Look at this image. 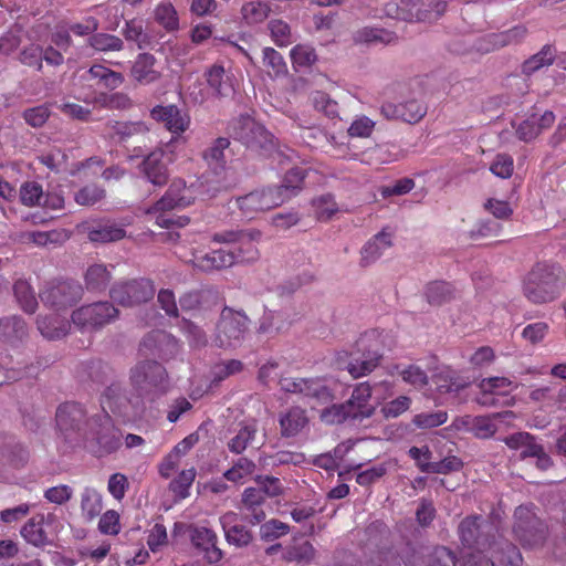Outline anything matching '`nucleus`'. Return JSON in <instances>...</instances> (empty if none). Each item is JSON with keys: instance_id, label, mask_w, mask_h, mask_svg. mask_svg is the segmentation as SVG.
I'll use <instances>...</instances> for the list:
<instances>
[{"instance_id": "f257e3e1", "label": "nucleus", "mask_w": 566, "mask_h": 566, "mask_svg": "<svg viewBox=\"0 0 566 566\" xmlns=\"http://www.w3.org/2000/svg\"><path fill=\"white\" fill-rule=\"evenodd\" d=\"M196 195L191 187H188L181 178L171 180L164 196L153 206L146 209V214L153 216L155 224L160 228H182L189 223L188 217H175L169 214L174 209L187 208L195 202Z\"/></svg>"}, {"instance_id": "f03ea898", "label": "nucleus", "mask_w": 566, "mask_h": 566, "mask_svg": "<svg viewBox=\"0 0 566 566\" xmlns=\"http://www.w3.org/2000/svg\"><path fill=\"white\" fill-rule=\"evenodd\" d=\"M525 297L534 304L549 303L562 293L560 268L548 263H537L523 282Z\"/></svg>"}, {"instance_id": "7ed1b4c3", "label": "nucleus", "mask_w": 566, "mask_h": 566, "mask_svg": "<svg viewBox=\"0 0 566 566\" xmlns=\"http://www.w3.org/2000/svg\"><path fill=\"white\" fill-rule=\"evenodd\" d=\"M86 427L87 434L81 446L94 457L104 458L122 448V431L115 427L109 415L90 417Z\"/></svg>"}, {"instance_id": "20e7f679", "label": "nucleus", "mask_w": 566, "mask_h": 566, "mask_svg": "<svg viewBox=\"0 0 566 566\" xmlns=\"http://www.w3.org/2000/svg\"><path fill=\"white\" fill-rule=\"evenodd\" d=\"M384 343L376 329L363 333L355 342L348 355L347 371L353 378H360L373 373L382 359Z\"/></svg>"}, {"instance_id": "39448f33", "label": "nucleus", "mask_w": 566, "mask_h": 566, "mask_svg": "<svg viewBox=\"0 0 566 566\" xmlns=\"http://www.w3.org/2000/svg\"><path fill=\"white\" fill-rule=\"evenodd\" d=\"M129 389L145 406L147 399L167 390V371L156 360L137 363L129 371Z\"/></svg>"}, {"instance_id": "423d86ee", "label": "nucleus", "mask_w": 566, "mask_h": 566, "mask_svg": "<svg viewBox=\"0 0 566 566\" xmlns=\"http://www.w3.org/2000/svg\"><path fill=\"white\" fill-rule=\"evenodd\" d=\"M103 415L113 413L124 421H130L144 412L145 406L132 390L123 389L118 382L111 384L101 396Z\"/></svg>"}, {"instance_id": "0eeeda50", "label": "nucleus", "mask_w": 566, "mask_h": 566, "mask_svg": "<svg viewBox=\"0 0 566 566\" xmlns=\"http://www.w3.org/2000/svg\"><path fill=\"white\" fill-rule=\"evenodd\" d=\"M90 420L85 409L77 402L62 403L55 415L56 427L65 442L81 446L87 434L86 422Z\"/></svg>"}, {"instance_id": "6e6552de", "label": "nucleus", "mask_w": 566, "mask_h": 566, "mask_svg": "<svg viewBox=\"0 0 566 566\" xmlns=\"http://www.w3.org/2000/svg\"><path fill=\"white\" fill-rule=\"evenodd\" d=\"M119 311L111 302L98 301L73 311V324L82 332L102 329L118 318Z\"/></svg>"}, {"instance_id": "1a4fd4ad", "label": "nucleus", "mask_w": 566, "mask_h": 566, "mask_svg": "<svg viewBox=\"0 0 566 566\" xmlns=\"http://www.w3.org/2000/svg\"><path fill=\"white\" fill-rule=\"evenodd\" d=\"M83 296V286L75 280L49 282L39 293L42 303L59 312L75 305Z\"/></svg>"}, {"instance_id": "9d476101", "label": "nucleus", "mask_w": 566, "mask_h": 566, "mask_svg": "<svg viewBox=\"0 0 566 566\" xmlns=\"http://www.w3.org/2000/svg\"><path fill=\"white\" fill-rule=\"evenodd\" d=\"M513 532L523 547H536L546 538V525L528 509L518 506L514 512Z\"/></svg>"}, {"instance_id": "9b49d317", "label": "nucleus", "mask_w": 566, "mask_h": 566, "mask_svg": "<svg viewBox=\"0 0 566 566\" xmlns=\"http://www.w3.org/2000/svg\"><path fill=\"white\" fill-rule=\"evenodd\" d=\"M154 282L148 279L119 281L109 290L111 298L122 306H135L147 303L155 296Z\"/></svg>"}, {"instance_id": "f8f14e48", "label": "nucleus", "mask_w": 566, "mask_h": 566, "mask_svg": "<svg viewBox=\"0 0 566 566\" xmlns=\"http://www.w3.org/2000/svg\"><path fill=\"white\" fill-rule=\"evenodd\" d=\"M483 518L480 515H470L464 517L459 526L458 534L463 546L476 552H489L495 539L494 534L483 527Z\"/></svg>"}, {"instance_id": "ddd939ff", "label": "nucleus", "mask_w": 566, "mask_h": 566, "mask_svg": "<svg viewBox=\"0 0 566 566\" xmlns=\"http://www.w3.org/2000/svg\"><path fill=\"white\" fill-rule=\"evenodd\" d=\"M247 316L243 312H235L224 307L217 325L214 343L218 347L229 348L241 344L243 339Z\"/></svg>"}, {"instance_id": "4468645a", "label": "nucleus", "mask_w": 566, "mask_h": 566, "mask_svg": "<svg viewBox=\"0 0 566 566\" xmlns=\"http://www.w3.org/2000/svg\"><path fill=\"white\" fill-rule=\"evenodd\" d=\"M179 349V340L164 331H151L148 333L143 338L139 347L144 355H154L164 360L175 357Z\"/></svg>"}, {"instance_id": "2eb2a0df", "label": "nucleus", "mask_w": 566, "mask_h": 566, "mask_svg": "<svg viewBox=\"0 0 566 566\" xmlns=\"http://www.w3.org/2000/svg\"><path fill=\"white\" fill-rule=\"evenodd\" d=\"M380 111L387 119L416 124L427 114V106L420 101L412 98L398 104L390 102L384 103Z\"/></svg>"}, {"instance_id": "dca6fc26", "label": "nucleus", "mask_w": 566, "mask_h": 566, "mask_svg": "<svg viewBox=\"0 0 566 566\" xmlns=\"http://www.w3.org/2000/svg\"><path fill=\"white\" fill-rule=\"evenodd\" d=\"M242 250L234 247H226L212 250L205 255L195 259V266L205 272L222 270L235 264L242 258Z\"/></svg>"}, {"instance_id": "f3484780", "label": "nucleus", "mask_w": 566, "mask_h": 566, "mask_svg": "<svg viewBox=\"0 0 566 566\" xmlns=\"http://www.w3.org/2000/svg\"><path fill=\"white\" fill-rule=\"evenodd\" d=\"M150 117L163 123L167 130L175 136H180L190 125V117L176 105H157L150 111Z\"/></svg>"}, {"instance_id": "a211bd4d", "label": "nucleus", "mask_w": 566, "mask_h": 566, "mask_svg": "<svg viewBox=\"0 0 566 566\" xmlns=\"http://www.w3.org/2000/svg\"><path fill=\"white\" fill-rule=\"evenodd\" d=\"M555 119V114L552 111H545L543 114L532 113L518 124L515 129L516 136L525 143L532 142L544 130L551 128Z\"/></svg>"}, {"instance_id": "6ab92c4d", "label": "nucleus", "mask_w": 566, "mask_h": 566, "mask_svg": "<svg viewBox=\"0 0 566 566\" xmlns=\"http://www.w3.org/2000/svg\"><path fill=\"white\" fill-rule=\"evenodd\" d=\"M165 153L163 149H155L149 153L140 164V171L146 179L157 187L165 186L169 180V170L164 161Z\"/></svg>"}, {"instance_id": "aec40b11", "label": "nucleus", "mask_w": 566, "mask_h": 566, "mask_svg": "<svg viewBox=\"0 0 566 566\" xmlns=\"http://www.w3.org/2000/svg\"><path fill=\"white\" fill-rule=\"evenodd\" d=\"M274 136L258 123H250V156L270 158L277 155Z\"/></svg>"}, {"instance_id": "412c9836", "label": "nucleus", "mask_w": 566, "mask_h": 566, "mask_svg": "<svg viewBox=\"0 0 566 566\" xmlns=\"http://www.w3.org/2000/svg\"><path fill=\"white\" fill-rule=\"evenodd\" d=\"M515 415L513 411H503L496 412L492 417L486 416H465L460 419L462 426L467 428L472 434H474L479 439H489L494 436L497 428L493 422V418H514Z\"/></svg>"}, {"instance_id": "4be33fe9", "label": "nucleus", "mask_w": 566, "mask_h": 566, "mask_svg": "<svg viewBox=\"0 0 566 566\" xmlns=\"http://www.w3.org/2000/svg\"><path fill=\"white\" fill-rule=\"evenodd\" d=\"M157 60L150 53H139L130 69V76L142 85H148L160 78L161 73L156 69Z\"/></svg>"}, {"instance_id": "5701e85b", "label": "nucleus", "mask_w": 566, "mask_h": 566, "mask_svg": "<svg viewBox=\"0 0 566 566\" xmlns=\"http://www.w3.org/2000/svg\"><path fill=\"white\" fill-rule=\"evenodd\" d=\"M392 234L382 229L369 239L360 250V265L366 268L375 263L392 245Z\"/></svg>"}, {"instance_id": "b1692460", "label": "nucleus", "mask_w": 566, "mask_h": 566, "mask_svg": "<svg viewBox=\"0 0 566 566\" xmlns=\"http://www.w3.org/2000/svg\"><path fill=\"white\" fill-rule=\"evenodd\" d=\"M373 387L364 381L355 386L350 398L346 401L355 413V420H363L374 415L375 408L370 405Z\"/></svg>"}, {"instance_id": "393cba45", "label": "nucleus", "mask_w": 566, "mask_h": 566, "mask_svg": "<svg viewBox=\"0 0 566 566\" xmlns=\"http://www.w3.org/2000/svg\"><path fill=\"white\" fill-rule=\"evenodd\" d=\"M108 137L117 143H126L134 136L146 135L149 127L142 120H109L105 125Z\"/></svg>"}, {"instance_id": "a878e982", "label": "nucleus", "mask_w": 566, "mask_h": 566, "mask_svg": "<svg viewBox=\"0 0 566 566\" xmlns=\"http://www.w3.org/2000/svg\"><path fill=\"white\" fill-rule=\"evenodd\" d=\"M492 566H522L523 557L518 548L505 539H494L492 543Z\"/></svg>"}, {"instance_id": "bb28decb", "label": "nucleus", "mask_w": 566, "mask_h": 566, "mask_svg": "<svg viewBox=\"0 0 566 566\" xmlns=\"http://www.w3.org/2000/svg\"><path fill=\"white\" fill-rule=\"evenodd\" d=\"M286 200L277 187H268L261 190L250 191V209L265 211L281 206Z\"/></svg>"}, {"instance_id": "cd10ccee", "label": "nucleus", "mask_w": 566, "mask_h": 566, "mask_svg": "<svg viewBox=\"0 0 566 566\" xmlns=\"http://www.w3.org/2000/svg\"><path fill=\"white\" fill-rule=\"evenodd\" d=\"M123 35L127 41L136 43L139 50L153 49L157 44L156 38L145 30L142 19L126 21Z\"/></svg>"}, {"instance_id": "c85d7f7f", "label": "nucleus", "mask_w": 566, "mask_h": 566, "mask_svg": "<svg viewBox=\"0 0 566 566\" xmlns=\"http://www.w3.org/2000/svg\"><path fill=\"white\" fill-rule=\"evenodd\" d=\"M433 382L440 394H457L470 385L468 378L451 368H443L437 373Z\"/></svg>"}, {"instance_id": "c756f323", "label": "nucleus", "mask_w": 566, "mask_h": 566, "mask_svg": "<svg viewBox=\"0 0 566 566\" xmlns=\"http://www.w3.org/2000/svg\"><path fill=\"white\" fill-rule=\"evenodd\" d=\"M308 423V418L304 409L292 407L280 417L281 434L285 438L295 437Z\"/></svg>"}, {"instance_id": "7c9ffc66", "label": "nucleus", "mask_w": 566, "mask_h": 566, "mask_svg": "<svg viewBox=\"0 0 566 566\" xmlns=\"http://www.w3.org/2000/svg\"><path fill=\"white\" fill-rule=\"evenodd\" d=\"M192 543L206 553L209 563H217L222 558V552L217 547V535L207 527H198L192 534Z\"/></svg>"}, {"instance_id": "2f4dec72", "label": "nucleus", "mask_w": 566, "mask_h": 566, "mask_svg": "<svg viewBox=\"0 0 566 566\" xmlns=\"http://www.w3.org/2000/svg\"><path fill=\"white\" fill-rule=\"evenodd\" d=\"M258 488L250 486V515H253L259 523L260 516L256 514L255 504H259L261 497L256 495L258 491H263L268 496H275L281 492V481L273 476H261L254 478Z\"/></svg>"}, {"instance_id": "473e14b6", "label": "nucleus", "mask_w": 566, "mask_h": 566, "mask_svg": "<svg viewBox=\"0 0 566 566\" xmlns=\"http://www.w3.org/2000/svg\"><path fill=\"white\" fill-rule=\"evenodd\" d=\"M112 280V273L103 263L90 265L84 273V283L88 292H104Z\"/></svg>"}, {"instance_id": "72a5a7b5", "label": "nucleus", "mask_w": 566, "mask_h": 566, "mask_svg": "<svg viewBox=\"0 0 566 566\" xmlns=\"http://www.w3.org/2000/svg\"><path fill=\"white\" fill-rule=\"evenodd\" d=\"M38 329L48 339H57L65 336L70 328V322L59 314L39 316Z\"/></svg>"}, {"instance_id": "f704fd0d", "label": "nucleus", "mask_w": 566, "mask_h": 566, "mask_svg": "<svg viewBox=\"0 0 566 566\" xmlns=\"http://www.w3.org/2000/svg\"><path fill=\"white\" fill-rule=\"evenodd\" d=\"M227 541L237 546L248 545V530L244 524L239 523L237 513L228 512L220 518Z\"/></svg>"}, {"instance_id": "c9c22d12", "label": "nucleus", "mask_w": 566, "mask_h": 566, "mask_svg": "<svg viewBox=\"0 0 566 566\" xmlns=\"http://www.w3.org/2000/svg\"><path fill=\"white\" fill-rule=\"evenodd\" d=\"M27 335L28 328L23 318L13 315L0 319V336L6 343L14 345L22 342Z\"/></svg>"}, {"instance_id": "e433bc0d", "label": "nucleus", "mask_w": 566, "mask_h": 566, "mask_svg": "<svg viewBox=\"0 0 566 566\" xmlns=\"http://www.w3.org/2000/svg\"><path fill=\"white\" fill-rule=\"evenodd\" d=\"M207 83L213 93L220 97H227L234 93V86L231 78L226 75L221 65H212L206 72Z\"/></svg>"}, {"instance_id": "4c0bfd02", "label": "nucleus", "mask_w": 566, "mask_h": 566, "mask_svg": "<svg viewBox=\"0 0 566 566\" xmlns=\"http://www.w3.org/2000/svg\"><path fill=\"white\" fill-rule=\"evenodd\" d=\"M230 146V140L226 137L217 138L207 149L202 153V159L216 174L224 170L226 156L224 151Z\"/></svg>"}, {"instance_id": "58836bf2", "label": "nucleus", "mask_w": 566, "mask_h": 566, "mask_svg": "<svg viewBox=\"0 0 566 566\" xmlns=\"http://www.w3.org/2000/svg\"><path fill=\"white\" fill-rule=\"evenodd\" d=\"M125 235V229L111 221L101 222L88 230V239L92 242L108 243L122 240Z\"/></svg>"}, {"instance_id": "ea45409f", "label": "nucleus", "mask_w": 566, "mask_h": 566, "mask_svg": "<svg viewBox=\"0 0 566 566\" xmlns=\"http://www.w3.org/2000/svg\"><path fill=\"white\" fill-rule=\"evenodd\" d=\"M556 57V49L545 44L539 52L535 53L522 64V73L530 76L545 66L553 64Z\"/></svg>"}, {"instance_id": "a19ab883", "label": "nucleus", "mask_w": 566, "mask_h": 566, "mask_svg": "<svg viewBox=\"0 0 566 566\" xmlns=\"http://www.w3.org/2000/svg\"><path fill=\"white\" fill-rule=\"evenodd\" d=\"M424 295L429 304L440 306L455 297V290L449 282L433 281L427 284Z\"/></svg>"}, {"instance_id": "79ce46f5", "label": "nucleus", "mask_w": 566, "mask_h": 566, "mask_svg": "<svg viewBox=\"0 0 566 566\" xmlns=\"http://www.w3.org/2000/svg\"><path fill=\"white\" fill-rule=\"evenodd\" d=\"M419 7V0H399L390 1L385 6V12L395 19L416 22V17L419 14L417 11Z\"/></svg>"}, {"instance_id": "37998d69", "label": "nucleus", "mask_w": 566, "mask_h": 566, "mask_svg": "<svg viewBox=\"0 0 566 566\" xmlns=\"http://www.w3.org/2000/svg\"><path fill=\"white\" fill-rule=\"evenodd\" d=\"M17 360L14 361L13 356L11 354L7 355L0 361V367L6 369L4 379H0V385L4 380H18L23 378L25 375L30 374V369L32 365H28L27 360L23 357V354L18 352Z\"/></svg>"}, {"instance_id": "c03bdc74", "label": "nucleus", "mask_w": 566, "mask_h": 566, "mask_svg": "<svg viewBox=\"0 0 566 566\" xmlns=\"http://www.w3.org/2000/svg\"><path fill=\"white\" fill-rule=\"evenodd\" d=\"M103 510V500L94 488H85L81 493V511L87 521H93Z\"/></svg>"}, {"instance_id": "a18cd8bd", "label": "nucleus", "mask_w": 566, "mask_h": 566, "mask_svg": "<svg viewBox=\"0 0 566 566\" xmlns=\"http://www.w3.org/2000/svg\"><path fill=\"white\" fill-rule=\"evenodd\" d=\"M154 19L167 32H175L179 29L178 13L169 1H163L156 6Z\"/></svg>"}, {"instance_id": "49530a36", "label": "nucleus", "mask_w": 566, "mask_h": 566, "mask_svg": "<svg viewBox=\"0 0 566 566\" xmlns=\"http://www.w3.org/2000/svg\"><path fill=\"white\" fill-rule=\"evenodd\" d=\"M14 296L20 307L28 314H33L38 308V300L34 290L25 280H18L13 285Z\"/></svg>"}, {"instance_id": "de8ad7c7", "label": "nucleus", "mask_w": 566, "mask_h": 566, "mask_svg": "<svg viewBox=\"0 0 566 566\" xmlns=\"http://www.w3.org/2000/svg\"><path fill=\"white\" fill-rule=\"evenodd\" d=\"M306 177V170L300 167H294L286 171L282 180L281 186L277 187L286 200L295 196L303 187L304 179Z\"/></svg>"}, {"instance_id": "09e8293b", "label": "nucleus", "mask_w": 566, "mask_h": 566, "mask_svg": "<svg viewBox=\"0 0 566 566\" xmlns=\"http://www.w3.org/2000/svg\"><path fill=\"white\" fill-rule=\"evenodd\" d=\"M88 45L99 52H118L124 49L120 38L109 33H94L88 38Z\"/></svg>"}, {"instance_id": "8fccbe9b", "label": "nucleus", "mask_w": 566, "mask_h": 566, "mask_svg": "<svg viewBox=\"0 0 566 566\" xmlns=\"http://www.w3.org/2000/svg\"><path fill=\"white\" fill-rule=\"evenodd\" d=\"M397 39L396 33L381 28H364L356 34V41L361 43L390 44Z\"/></svg>"}, {"instance_id": "3c124183", "label": "nucleus", "mask_w": 566, "mask_h": 566, "mask_svg": "<svg viewBox=\"0 0 566 566\" xmlns=\"http://www.w3.org/2000/svg\"><path fill=\"white\" fill-rule=\"evenodd\" d=\"M447 9V2L442 0H419L417 11L419 14L416 17V22L436 21Z\"/></svg>"}, {"instance_id": "603ef678", "label": "nucleus", "mask_w": 566, "mask_h": 566, "mask_svg": "<svg viewBox=\"0 0 566 566\" xmlns=\"http://www.w3.org/2000/svg\"><path fill=\"white\" fill-rule=\"evenodd\" d=\"M347 419L355 420V413L350 410V405L346 401L343 403H334L324 409L321 413V420L327 424L343 423Z\"/></svg>"}, {"instance_id": "864d4df0", "label": "nucleus", "mask_w": 566, "mask_h": 566, "mask_svg": "<svg viewBox=\"0 0 566 566\" xmlns=\"http://www.w3.org/2000/svg\"><path fill=\"white\" fill-rule=\"evenodd\" d=\"M263 65L271 77H280L287 73L283 56L272 48L263 50Z\"/></svg>"}, {"instance_id": "5fc2aeb1", "label": "nucleus", "mask_w": 566, "mask_h": 566, "mask_svg": "<svg viewBox=\"0 0 566 566\" xmlns=\"http://www.w3.org/2000/svg\"><path fill=\"white\" fill-rule=\"evenodd\" d=\"M30 240L38 247L61 245L69 239V234L63 229L50 231H34L29 234Z\"/></svg>"}, {"instance_id": "6e6d98bb", "label": "nucleus", "mask_w": 566, "mask_h": 566, "mask_svg": "<svg viewBox=\"0 0 566 566\" xmlns=\"http://www.w3.org/2000/svg\"><path fill=\"white\" fill-rule=\"evenodd\" d=\"M304 384L305 385L302 387V396L314 398L319 402H327L333 399L331 389L322 379L304 378Z\"/></svg>"}, {"instance_id": "4d7b16f0", "label": "nucleus", "mask_w": 566, "mask_h": 566, "mask_svg": "<svg viewBox=\"0 0 566 566\" xmlns=\"http://www.w3.org/2000/svg\"><path fill=\"white\" fill-rule=\"evenodd\" d=\"M22 537L31 545L42 547L48 544V536L41 522L29 520L21 528Z\"/></svg>"}, {"instance_id": "13d9d810", "label": "nucleus", "mask_w": 566, "mask_h": 566, "mask_svg": "<svg viewBox=\"0 0 566 566\" xmlns=\"http://www.w3.org/2000/svg\"><path fill=\"white\" fill-rule=\"evenodd\" d=\"M88 73L93 78H97L107 88L114 90L124 82V77L120 73L112 71L103 65H93Z\"/></svg>"}, {"instance_id": "bf43d9fd", "label": "nucleus", "mask_w": 566, "mask_h": 566, "mask_svg": "<svg viewBox=\"0 0 566 566\" xmlns=\"http://www.w3.org/2000/svg\"><path fill=\"white\" fill-rule=\"evenodd\" d=\"M196 478L195 468L182 470L177 478L170 482V490L179 497L186 499L189 496V489Z\"/></svg>"}, {"instance_id": "052dcab7", "label": "nucleus", "mask_w": 566, "mask_h": 566, "mask_svg": "<svg viewBox=\"0 0 566 566\" xmlns=\"http://www.w3.org/2000/svg\"><path fill=\"white\" fill-rule=\"evenodd\" d=\"M448 420V412L443 410L421 412L412 418V423L419 429H433Z\"/></svg>"}, {"instance_id": "680f3d73", "label": "nucleus", "mask_w": 566, "mask_h": 566, "mask_svg": "<svg viewBox=\"0 0 566 566\" xmlns=\"http://www.w3.org/2000/svg\"><path fill=\"white\" fill-rule=\"evenodd\" d=\"M291 60L295 67H310L316 60L315 50L307 44H297L291 50Z\"/></svg>"}, {"instance_id": "e2e57ef3", "label": "nucleus", "mask_w": 566, "mask_h": 566, "mask_svg": "<svg viewBox=\"0 0 566 566\" xmlns=\"http://www.w3.org/2000/svg\"><path fill=\"white\" fill-rule=\"evenodd\" d=\"M313 206L318 220H329L338 211V206L331 193L315 198Z\"/></svg>"}, {"instance_id": "0e129e2a", "label": "nucleus", "mask_w": 566, "mask_h": 566, "mask_svg": "<svg viewBox=\"0 0 566 566\" xmlns=\"http://www.w3.org/2000/svg\"><path fill=\"white\" fill-rule=\"evenodd\" d=\"M43 197L42 186L35 181H27L20 187V201L27 207L41 205Z\"/></svg>"}, {"instance_id": "69168bd1", "label": "nucleus", "mask_w": 566, "mask_h": 566, "mask_svg": "<svg viewBox=\"0 0 566 566\" xmlns=\"http://www.w3.org/2000/svg\"><path fill=\"white\" fill-rule=\"evenodd\" d=\"M455 554L446 546H437L427 556L426 566H455Z\"/></svg>"}, {"instance_id": "338daca9", "label": "nucleus", "mask_w": 566, "mask_h": 566, "mask_svg": "<svg viewBox=\"0 0 566 566\" xmlns=\"http://www.w3.org/2000/svg\"><path fill=\"white\" fill-rule=\"evenodd\" d=\"M490 171L499 178H510L514 172L513 157L509 154H497L490 165Z\"/></svg>"}, {"instance_id": "774afa93", "label": "nucleus", "mask_w": 566, "mask_h": 566, "mask_svg": "<svg viewBox=\"0 0 566 566\" xmlns=\"http://www.w3.org/2000/svg\"><path fill=\"white\" fill-rule=\"evenodd\" d=\"M105 197V190L97 185H87L81 188L74 196L76 203L93 206Z\"/></svg>"}]
</instances>
